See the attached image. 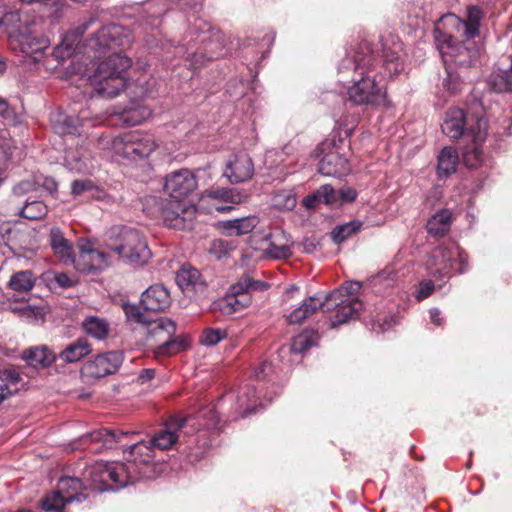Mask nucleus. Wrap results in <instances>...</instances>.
Returning <instances> with one entry per match:
<instances>
[{"label":"nucleus","mask_w":512,"mask_h":512,"mask_svg":"<svg viewBox=\"0 0 512 512\" xmlns=\"http://www.w3.org/2000/svg\"><path fill=\"white\" fill-rule=\"evenodd\" d=\"M210 27L197 33L196 38L193 31L184 38V43L178 46L179 53H187L186 59L191 66L196 68L204 65L205 59L213 60L224 55V46L218 33L208 35Z\"/></svg>","instance_id":"obj_7"},{"label":"nucleus","mask_w":512,"mask_h":512,"mask_svg":"<svg viewBox=\"0 0 512 512\" xmlns=\"http://www.w3.org/2000/svg\"><path fill=\"white\" fill-rule=\"evenodd\" d=\"M435 289V284L431 279L423 280L419 283L416 291L417 300L421 301L429 297Z\"/></svg>","instance_id":"obj_56"},{"label":"nucleus","mask_w":512,"mask_h":512,"mask_svg":"<svg viewBox=\"0 0 512 512\" xmlns=\"http://www.w3.org/2000/svg\"><path fill=\"white\" fill-rule=\"evenodd\" d=\"M437 48L445 64H455L459 67L475 66L481 55L480 46L473 40L460 43L454 36L440 33L435 36Z\"/></svg>","instance_id":"obj_8"},{"label":"nucleus","mask_w":512,"mask_h":512,"mask_svg":"<svg viewBox=\"0 0 512 512\" xmlns=\"http://www.w3.org/2000/svg\"><path fill=\"white\" fill-rule=\"evenodd\" d=\"M86 333L98 340L106 338L109 331V325L106 320L98 317H88L83 322Z\"/></svg>","instance_id":"obj_41"},{"label":"nucleus","mask_w":512,"mask_h":512,"mask_svg":"<svg viewBox=\"0 0 512 512\" xmlns=\"http://www.w3.org/2000/svg\"><path fill=\"white\" fill-rule=\"evenodd\" d=\"M361 286V283L358 281H350L344 283L339 289L327 294L324 299L315 296L308 297L288 315L287 321L289 324H300L318 310L328 312L331 309L329 306L331 300L348 297L358 298L356 294L360 291Z\"/></svg>","instance_id":"obj_9"},{"label":"nucleus","mask_w":512,"mask_h":512,"mask_svg":"<svg viewBox=\"0 0 512 512\" xmlns=\"http://www.w3.org/2000/svg\"><path fill=\"white\" fill-rule=\"evenodd\" d=\"M70 264H73L75 269L83 274H95L108 266L106 254L93 249L88 242L80 243L79 255L77 258L73 257Z\"/></svg>","instance_id":"obj_14"},{"label":"nucleus","mask_w":512,"mask_h":512,"mask_svg":"<svg viewBox=\"0 0 512 512\" xmlns=\"http://www.w3.org/2000/svg\"><path fill=\"white\" fill-rule=\"evenodd\" d=\"M258 400V396L255 388L246 387L244 388L239 395L237 396V408L236 411L239 412L242 418L247 417L253 412H256V402Z\"/></svg>","instance_id":"obj_35"},{"label":"nucleus","mask_w":512,"mask_h":512,"mask_svg":"<svg viewBox=\"0 0 512 512\" xmlns=\"http://www.w3.org/2000/svg\"><path fill=\"white\" fill-rule=\"evenodd\" d=\"M442 86L450 94H455L460 91L462 81L457 73L447 70V75L442 81Z\"/></svg>","instance_id":"obj_53"},{"label":"nucleus","mask_w":512,"mask_h":512,"mask_svg":"<svg viewBox=\"0 0 512 512\" xmlns=\"http://www.w3.org/2000/svg\"><path fill=\"white\" fill-rule=\"evenodd\" d=\"M91 23L92 20L84 22L83 24L72 29L65 35L62 45L66 46L68 50L67 55H70L71 52H73L77 48L80 39L82 38L88 27L91 25Z\"/></svg>","instance_id":"obj_45"},{"label":"nucleus","mask_w":512,"mask_h":512,"mask_svg":"<svg viewBox=\"0 0 512 512\" xmlns=\"http://www.w3.org/2000/svg\"><path fill=\"white\" fill-rule=\"evenodd\" d=\"M329 306L331 307L329 311L335 309L334 315L330 317L332 328L357 318L363 308V304L358 298L349 297L331 300Z\"/></svg>","instance_id":"obj_18"},{"label":"nucleus","mask_w":512,"mask_h":512,"mask_svg":"<svg viewBox=\"0 0 512 512\" xmlns=\"http://www.w3.org/2000/svg\"><path fill=\"white\" fill-rule=\"evenodd\" d=\"M92 351L91 345L85 338H79L72 342L65 349H63L58 357L65 363H75L90 354Z\"/></svg>","instance_id":"obj_30"},{"label":"nucleus","mask_w":512,"mask_h":512,"mask_svg":"<svg viewBox=\"0 0 512 512\" xmlns=\"http://www.w3.org/2000/svg\"><path fill=\"white\" fill-rule=\"evenodd\" d=\"M0 380L7 386L17 384L20 381V374L14 369H4L0 371Z\"/></svg>","instance_id":"obj_61"},{"label":"nucleus","mask_w":512,"mask_h":512,"mask_svg":"<svg viewBox=\"0 0 512 512\" xmlns=\"http://www.w3.org/2000/svg\"><path fill=\"white\" fill-rule=\"evenodd\" d=\"M482 18V11L475 6L468 8L467 20H462L453 14L445 16L446 22L455 28L460 36H463L467 40H473L476 36L479 35V25Z\"/></svg>","instance_id":"obj_16"},{"label":"nucleus","mask_w":512,"mask_h":512,"mask_svg":"<svg viewBox=\"0 0 512 512\" xmlns=\"http://www.w3.org/2000/svg\"><path fill=\"white\" fill-rule=\"evenodd\" d=\"M339 81L347 85V98L356 106L386 104V90L378 83L376 55L356 52L345 57L338 67Z\"/></svg>","instance_id":"obj_1"},{"label":"nucleus","mask_w":512,"mask_h":512,"mask_svg":"<svg viewBox=\"0 0 512 512\" xmlns=\"http://www.w3.org/2000/svg\"><path fill=\"white\" fill-rule=\"evenodd\" d=\"M37 184L33 180H22L13 186L12 192L15 196H23L29 192L35 191Z\"/></svg>","instance_id":"obj_55"},{"label":"nucleus","mask_w":512,"mask_h":512,"mask_svg":"<svg viewBox=\"0 0 512 512\" xmlns=\"http://www.w3.org/2000/svg\"><path fill=\"white\" fill-rule=\"evenodd\" d=\"M128 230L125 226H113L106 233V247L121 256L126 246Z\"/></svg>","instance_id":"obj_33"},{"label":"nucleus","mask_w":512,"mask_h":512,"mask_svg":"<svg viewBox=\"0 0 512 512\" xmlns=\"http://www.w3.org/2000/svg\"><path fill=\"white\" fill-rule=\"evenodd\" d=\"M268 247L265 249L267 256L274 259H286L292 255L293 241L289 234L281 229H275L268 236Z\"/></svg>","instance_id":"obj_23"},{"label":"nucleus","mask_w":512,"mask_h":512,"mask_svg":"<svg viewBox=\"0 0 512 512\" xmlns=\"http://www.w3.org/2000/svg\"><path fill=\"white\" fill-rule=\"evenodd\" d=\"M473 146L467 149L464 153V162L469 168H474L479 165L483 160V152L480 149V144L483 141H472Z\"/></svg>","instance_id":"obj_52"},{"label":"nucleus","mask_w":512,"mask_h":512,"mask_svg":"<svg viewBox=\"0 0 512 512\" xmlns=\"http://www.w3.org/2000/svg\"><path fill=\"white\" fill-rule=\"evenodd\" d=\"M217 424V412L211 407H206L200 410L196 417L175 416L170 418L149 441L154 449L168 450L176 445L181 433L189 435L202 428L216 427Z\"/></svg>","instance_id":"obj_4"},{"label":"nucleus","mask_w":512,"mask_h":512,"mask_svg":"<svg viewBox=\"0 0 512 512\" xmlns=\"http://www.w3.org/2000/svg\"><path fill=\"white\" fill-rule=\"evenodd\" d=\"M254 175V164L248 154H237L230 159L224 171V176L232 184L248 181Z\"/></svg>","instance_id":"obj_19"},{"label":"nucleus","mask_w":512,"mask_h":512,"mask_svg":"<svg viewBox=\"0 0 512 512\" xmlns=\"http://www.w3.org/2000/svg\"><path fill=\"white\" fill-rule=\"evenodd\" d=\"M258 223V217L250 215L247 217L223 221L222 228L227 232L228 235L239 236L253 231Z\"/></svg>","instance_id":"obj_32"},{"label":"nucleus","mask_w":512,"mask_h":512,"mask_svg":"<svg viewBox=\"0 0 512 512\" xmlns=\"http://www.w3.org/2000/svg\"><path fill=\"white\" fill-rule=\"evenodd\" d=\"M451 224V212L447 209H442L429 218L426 227L430 235L442 237L449 232Z\"/></svg>","instance_id":"obj_31"},{"label":"nucleus","mask_w":512,"mask_h":512,"mask_svg":"<svg viewBox=\"0 0 512 512\" xmlns=\"http://www.w3.org/2000/svg\"><path fill=\"white\" fill-rule=\"evenodd\" d=\"M402 51V43L400 42H393L392 48H386V44L384 45L382 65L380 70L378 69V76L381 75L382 78L392 77L403 71ZM376 59L379 67V59L377 57Z\"/></svg>","instance_id":"obj_21"},{"label":"nucleus","mask_w":512,"mask_h":512,"mask_svg":"<svg viewBox=\"0 0 512 512\" xmlns=\"http://www.w3.org/2000/svg\"><path fill=\"white\" fill-rule=\"evenodd\" d=\"M363 226L360 220H352L347 223L337 225L331 232V238L336 244H340L352 235L356 234Z\"/></svg>","instance_id":"obj_40"},{"label":"nucleus","mask_w":512,"mask_h":512,"mask_svg":"<svg viewBox=\"0 0 512 512\" xmlns=\"http://www.w3.org/2000/svg\"><path fill=\"white\" fill-rule=\"evenodd\" d=\"M176 324L169 318L151 319L138 307L130 305V338L137 345L151 349L157 357H169L187 349L188 342L174 337Z\"/></svg>","instance_id":"obj_3"},{"label":"nucleus","mask_w":512,"mask_h":512,"mask_svg":"<svg viewBox=\"0 0 512 512\" xmlns=\"http://www.w3.org/2000/svg\"><path fill=\"white\" fill-rule=\"evenodd\" d=\"M51 282L55 283V285H57V287H59L61 289L71 288V287L75 286V284H76L75 279L70 277L66 273L54 274L53 280Z\"/></svg>","instance_id":"obj_58"},{"label":"nucleus","mask_w":512,"mask_h":512,"mask_svg":"<svg viewBox=\"0 0 512 512\" xmlns=\"http://www.w3.org/2000/svg\"><path fill=\"white\" fill-rule=\"evenodd\" d=\"M140 303L141 306L147 311H164L171 304L170 292L162 284L151 285L144 292H142Z\"/></svg>","instance_id":"obj_20"},{"label":"nucleus","mask_w":512,"mask_h":512,"mask_svg":"<svg viewBox=\"0 0 512 512\" xmlns=\"http://www.w3.org/2000/svg\"><path fill=\"white\" fill-rule=\"evenodd\" d=\"M109 144L108 150L111 152V158L114 161H121L127 157V139L126 134L114 137L111 141H106Z\"/></svg>","instance_id":"obj_48"},{"label":"nucleus","mask_w":512,"mask_h":512,"mask_svg":"<svg viewBox=\"0 0 512 512\" xmlns=\"http://www.w3.org/2000/svg\"><path fill=\"white\" fill-rule=\"evenodd\" d=\"M197 186L194 173L189 169H180L165 178L164 189L169 198L149 196L145 203L155 205L152 213L160 214L168 226L186 229L191 226L194 208L189 207L182 199L193 193Z\"/></svg>","instance_id":"obj_2"},{"label":"nucleus","mask_w":512,"mask_h":512,"mask_svg":"<svg viewBox=\"0 0 512 512\" xmlns=\"http://www.w3.org/2000/svg\"><path fill=\"white\" fill-rule=\"evenodd\" d=\"M267 283L254 280L249 276L241 278L237 283L231 286L230 291L235 294H247L249 291H262L267 289Z\"/></svg>","instance_id":"obj_44"},{"label":"nucleus","mask_w":512,"mask_h":512,"mask_svg":"<svg viewBox=\"0 0 512 512\" xmlns=\"http://www.w3.org/2000/svg\"><path fill=\"white\" fill-rule=\"evenodd\" d=\"M35 283L34 273L31 270H22L11 275L7 286L18 293H26L32 290Z\"/></svg>","instance_id":"obj_34"},{"label":"nucleus","mask_w":512,"mask_h":512,"mask_svg":"<svg viewBox=\"0 0 512 512\" xmlns=\"http://www.w3.org/2000/svg\"><path fill=\"white\" fill-rule=\"evenodd\" d=\"M441 129L452 139H458L464 135L478 142L485 140L487 127L483 118L469 119L464 110L451 108L446 112Z\"/></svg>","instance_id":"obj_11"},{"label":"nucleus","mask_w":512,"mask_h":512,"mask_svg":"<svg viewBox=\"0 0 512 512\" xmlns=\"http://www.w3.org/2000/svg\"><path fill=\"white\" fill-rule=\"evenodd\" d=\"M319 203L322 202L320 201L317 190L303 199V205L308 209L315 208Z\"/></svg>","instance_id":"obj_63"},{"label":"nucleus","mask_w":512,"mask_h":512,"mask_svg":"<svg viewBox=\"0 0 512 512\" xmlns=\"http://www.w3.org/2000/svg\"><path fill=\"white\" fill-rule=\"evenodd\" d=\"M250 298L245 294H235L231 291V294L226 296L222 303L219 304L221 311L224 313H234L242 308L248 306Z\"/></svg>","instance_id":"obj_42"},{"label":"nucleus","mask_w":512,"mask_h":512,"mask_svg":"<svg viewBox=\"0 0 512 512\" xmlns=\"http://www.w3.org/2000/svg\"><path fill=\"white\" fill-rule=\"evenodd\" d=\"M154 376H155L154 369H152V368L142 369L138 374L137 381L141 384H144V383L152 380L154 378Z\"/></svg>","instance_id":"obj_64"},{"label":"nucleus","mask_w":512,"mask_h":512,"mask_svg":"<svg viewBox=\"0 0 512 512\" xmlns=\"http://www.w3.org/2000/svg\"><path fill=\"white\" fill-rule=\"evenodd\" d=\"M296 203V195L292 190L277 191L272 197V205L278 210H292Z\"/></svg>","instance_id":"obj_46"},{"label":"nucleus","mask_w":512,"mask_h":512,"mask_svg":"<svg viewBox=\"0 0 512 512\" xmlns=\"http://www.w3.org/2000/svg\"><path fill=\"white\" fill-rule=\"evenodd\" d=\"M49 243L54 254L64 264H70V262L73 261V246L60 228H51L49 233Z\"/></svg>","instance_id":"obj_26"},{"label":"nucleus","mask_w":512,"mask_h":512,"mask_svg":"<svg viewBox=\"0 0 512 512\" xmlns=\"http://www.w3.org/2000/svg\"><path fill=\"white\" fill-rule=\"evenodd\" d=\"M227 337V332L220 328H206L201 336L200 343L205 346H213Z\"/></svg>","instance_id":"obj_50"},{"label":"nucleus","mask_w":512,"mask_h":512,"mask_svg":"<svg viewBox=\"0 0 512 512\" xmlns=\"http://www.w3.org/2000/svg\"><path fill=\"white\" fill-rule=\"evenodd\" d=\"M272 371L271 363L263 361L255 369L254 376L257 380H265Z\"/></svg>","instance_id":"obj_62"},{"label":"nucleus","mask_w":512,"mask_h":512,"mask_svg":"<svg viewBox=\"0 0 512 512\" xmlns=\"http://www.w3.org/2000/svg\"><path fill=\"white\" fill-rule=\"evenodd\" d=\"M17 42L21 52L26 56L32 57L34 61H39L44 50L49 47L48 39L34 36L32 34H22L18 36Z\"/></svg>","instance_id":"obj_27"},{"label":"nucleus","mask_w":512,"mask_h":512,"mask_svg":"<svg viewBox=\"0 0 512 512\" xmlns=\"http://www.w3.org/2000/svg\"><path fill=\"white\" fill-rule=\"evenodd\" d=\"M128 58L113 53L101 62L94 76L95 93L104 98H114L123 91L128 79Z\"/></svg>","instance_id":"obj_6"},{"label":"nucleus","mask_w":512,"mask_h":512,"mask_svg":"<svg viewBox=\"0 0 512 512\" xmlns=\"http://www.w3.org/2000/svg\"><path fill=\"white\" fill-rule=\"evenodd\" d=\"M426 269L436 282L445 283L455 272L462 274L468 270V256L455 242L441 244L430 252Z\"/></svg>","instance_id":"obj_5"},{"label":"nucleus","mask_w":512,"mask_h":512,"mask_svg":"<svg viewBox=\"0 0 512 512\" xmlns=\"http://www.w3.org/2000/svg\"><path fill=\"white\" fill-rule=\"evenodd\" d=\"M87 488L81 479L76 477H63L59 480L57 490L49 493L41 501L45 512H62L66 504L82 502L86 495L81 492Z\"/></svg>","instance_id":"obj_12"},{"label":"nucleus","mask_w":512,"mask_h":512,"mask_svg":"<svg viewBox=\"0 0 512 512\" xmlns=\"http://www.w3.org/2000/svg\"><path fill=\"white\" fill-rule=\"evenodd\" d=\"M23 358L34 368H44L56 360V355L47 346H36L25 350Z\"/></svg>","instance_id":"obj_28"},{"label":"nucleus","mask_w":512,"mask_h":512,"mask_svg":"<svg viewBox=\"0 0 512 512\" xmlns=\"http://www.w3.org/2000/svg\"><path fill=\"white\" fill-rule=\"evenodd\" d=\"M92 490L104 492L125 487L128 483V470L121 462H98L85 471Z\"/></svg>","instance_id":"obj_10"},{"label":"nucleus","mask_w":512,"mask_h":512,"mask_svg":"<svg viewBox=\"0 0 512 512\" xmlns=\"http://www.w3.org/2000/svg\"><path fill=\"white\" fill-rule=\"evenodd\" d=\"M151 115V110L139 103L130 100V126L141 124Z\"/></svg>","instance_id":"obj_49"},{"label":"nucleus","mask_w":512,"mask_h":512,"mask_svg":"<svg viewBox=\"0 0 512 512\" xmlns=\"http://www.w3.org/2000/svg\"><path fill=\"white\" fill-rule=\"evenodd\" d=\"M154 458V448L150 441H140L130 445V462L148 464Z\"/></svg>","instance_id":"obj_36"},{"label":"nucleus","mask_w":512,"mask_h":512,"mask_svg":"<svg viewBox=\"0 0 512 512\" xmlns=\"http://www.w3.org/2000/svg\"><path fill=\"white\" fill-rule=\"evenodd\" d=\"M176 283L185 293L202 291L205 287L200 272L189 264L182 265L177 271Z\"/></svg>","instance_id":"obj_25"},{"label":"nucleus","mask_w":512,"mask_h":512,"mask_svg":"<svg viewBox=\"0 0 512 512\" xmlns=\"http://www.w3.org/2000/svg\"><path fill=\"white\" fill-rule=\"evenodd\" d=\"M357 198V191L349 186H344L338 190V200L340 201V206L345 203H351L355 201Z\"/></svg>","instance_id":"obj_59"},{"label":"nucleus","mask_w":512,"mask_h":512,"mask_svg":"<svg viewBox=\"0 0 512 512\" xmlns=\"http://www.w3.org/2000/svg\"><path fill=\"white\" fill-rule=\"evenodd\" d=\"M155 141L151 135H142L138 131L130 132V163L137 159L143 160V166L150 171L152 168L145 159L154 151Z\"/></svg>","instance_id":"obj_22"},{"label":"nucleus","mask_w":512,"mask_h":512,"mask_svg":"<svg viewBox=\"0 0 512 512\" xmlns=\"http://www.w3.org/2000/svg\"><path fill=\"white\" fill-rule=\"evenodd\" d=\"M48 212L47 206L42 201H31L21 208L19 215L29 220L42 219Z\"/></svg>","instance_id":"obj_47"},{"label":"nucleus","mask_w":512,"mask_h":512,"mask_svg":"<svg viewBox=\"0 0 512 512\" xmlns=\"http://www.w3.org/2000/svg\"><path fill=\"white\" fill-rule=\"evenodd\" d=\"M319 150L324 154L318 165V171L322 175L342 177L349 173L348 160L340 153L334 142H322Z\"/></svg>","instance_id":"obj_13"},{"label":"nucleus","mask_w":512,"mask_h":512,"mask_svg":"<svg viewBox=\"0 0 512 512\" xmlns=\"http://www.w3.org/2000/svg\"><path fill=\"white\" fill-rule=\"evenodd\" d=\"M491 88L499 93L512 91V74L508 69L494 71L489 77Z\"/></svg>","instance_id":"obj_39"},{"label":"nucleus","mask_w":512,"mask_h":512,"mask_svg":"<svg viewBox=\"0 0 512 512\" xmlns=\"http://www.w3.org/2000/svg\"><path fill=\"white\" fill-rule=\"evenodd\" d=\"M209 195L230 204H239L247 199L246 194L235 188H218L212 190Z\"/></svg>","instance_id":"obj_43"},{"label":"nucleus","mask_w":512,"mask_h":512,"mask_svg":"<svg viewBox=\"0 0 512 512\" xmlns=\"http://www.w3.org/2000/svg\"><path fill=\"white\" fill-rule=\"evenodd\" d=\"M53 128L58 134H75L82 125L79 118H74L64 114H58L52 119Z\"/></svg>","instance_id":"obj_38"},{"label":"nucleus","mask_w":512,"mask_h":512,"mask_svg":"<svg viewBox=\"0 0 512 512\" xmlns=\"http://www.w3.org/2000/svg\"><path fill=\"white\" fill-rule=\"evenodd\" d=\"M149 91L147 76H143L142 79H137L133 84L130 83V93L135 94L139 99L146 97Z\"/></svg>","instance_id":"obj_54"},{"label":"nucleus","mask_w":512,"mask_h":512,"mask_svg":"<svg viewBox=\"0 0 512 512\" xmlns=\"http://www.w3.org/2000/svg\"><path fill=\"white\" fill-rule=\"evenodd\" d=\"M459 163V154L453 147H444L439 156L437 163V175L439 178H447L456 172Z\"/></svg>","instance_id":"obj_29"},{"label":"nucleus","mask_w":512,"mask_h":512,"mask_svg":"<svg viewBox=\"0 0 512 512\" xmlns=\"http://www.w3.org/2000/svg\"><path fill=\"white\" fill-rule=\"evenodd\" d=\"M121 364V356L117 352L99 354L87 361L83 366V373L87 377L102 378L114 373Z\"/></svg>","instance_id":"obj_15"},{"label":"nucleus","mask_w":512,"mask_h":512,"mask_svg":"<svg viewBox=\"0 0 512 512\" xmlns=\"http://www.w3.org/2000/svg\"><path fill=\"white\" fill-rule=\"evenodd\" d=\"M320 336L316 331H304L293 338L290 351L296 354H303L311 347L316 346Z\"/></svg>","instance_id":"obj_37"},{"label":"nucleus","mask_w":512,"mask_h":512,"mask_svg":"<svg viewBox=\"0 0 512 512\" xmlns=\"http://www.w3.org/2000/svg\"><path fill=\"white\" fill-rule=\"evenodd\" d=\"M320 201L331 207H339L340 201L338 200V190H335L331 185L325 184L317 189Z\"/></svg>","instance_id":"obj_51"},{"label":"nucleus","mask_w":512,"mask_h":512,"mask_svg":"<svg viewBox=\"0 0 512 512\" xmlns=\"http://www.w3.org/2000/svg\"><path fill=\"white\" fill-rule=\"evenodd\" d=\"M125 37V29L117 24H109L100 28L89 40V47L96 52L106 48L120 46Z\"/></svg>","instance_id":"obj_17"},{"label":"nucleus","mask_w":512,"mask_h":512,"mask_svg":"<svg viewBox=\"0 0 512 512\" xmlns=\"http://www.w3.org/2000/svg\"><path fill=\"white\" fill-rule=\"evenodd\" d=\"M94 188V183L91 180H75L71 184V192L74 196H79L84 191H90Z\"/></svg>","instance_id":"obj_57"},{"label":"nucleus","mask_w":512,"mask_h":512,"mask_svg":"<svg viewBox=\"0 0 512 512\" xmlns=\"http://www.w3.org/2000/svg\"><path fill=\"white\" fill-rule=\"evenodd\" d=\"M397 278L396 272L387 267L381 272H379L374 278L373 282L376 284L378 283H387V285H390L391 282H394Z\"/></svg>","instance_id":"obj_60"},{"label":"nucleus","mask_w":512,"mask_h":512,"mask_svg":"<svg viewBox=\"0 0 512 512\" xmlns=\"http://www.w3.org/2000/svg\"><path fill=\"white\" fill-rule=\"evenodd\" d=\"M151 251L144 236L137 230L130 229V267H141L151 258Z\"/></svg>","instance_id":"obj_24"}]
</instances>
